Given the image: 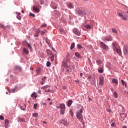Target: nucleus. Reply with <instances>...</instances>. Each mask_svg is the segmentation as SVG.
Listing matches in <instances>:
<instances>
[{"label":"nucleus","instance_id":"nucleus-1","mask_svg":"<svg viewBox=\"0 0 128 128\" xmlns=\"http://www.w3.org/2000/svg\"><path fill=\"white\" fill-rule=\"evenodd\" d=\"M82 112H84V107L82 106L81 109L76 112V116L80 122H84Z\"/></svg>","mask_w":128,"mask_h":128},{"label":"nucleus","instance_id":"nucleus-2","mask_svg":"<svg viewBox=\"0 0 128 128\" xmlns=\"http://www.w3.org/2000/svg\"><path fill=\"white\" fill-rule=\"evenodd\" d=\"M62 66H64V68H66V70H67L68 72H72V66H68L66 62V61H64L62 62Z\"/></svg>","mask_w":128,"mask_h":128},{"label":"nucleus","instance_id":"nucleus-3","mask_svg":"<svg viewBox=\"0 0 128 128\" xmlns=\"http://www.w3.org/2000/svg\"><path fill=\"white\" fill-rule=\"evenodd\" d=\"M50 86H49V85H46V86H43L41 88L42 90H44V92H52V90H50Z\"/></svg>","mask_w":128,"mask_h":128},{"label":"nucleus","instance_id":"nucleus-4","mask_svg":"<svg viewBox=\"0 0 128 128\" xmlns=\"http://www.w3.org/2000/svg\"><path fill=\"white\" fill-rule=\"evenodd\" d=\"M100 46L104 50H108V46L106 44L102 42H100Z\"/></svg>","mask_w":128,"mask_h":128},{"label":"nucleus","instance_id":"nucleus-5","mask_svg":"<svg viewBox=\"0 0 128 128\" xmlns=\"http://www.w3.org/2000/svg\"><path fill=\"white\" fill-rule=\"evenodd\" d=\"M104 78L102 76H100L99 77V83L98 86H104Z\"/></svg>","mask_w":128,"mask_h":128},{"label":"nucleus","instance_id":"nucleus-6","mask_svg":"<svg viewBox=\"0 0 128 128\" xmlns=\"http://www.w3.org/2000/svg\"><path fill=\"white\" fill-rule=\"evenodd\" d=\"M60 114L62 115L64 114V110L66 109V105L64 104H62L60 105Z\"/></svg>","mask_w":128,"mask_h":128},{"label":"nucleus","instance_id":"nucleus-7","mask_svg":"<svg viewBox=\"0 0 128 128\" xmlns=\"http://www.w3.org/2000/svg\"><path fill=\"white\" fill-rule=\"evenodd\" d=\"M120 120L122 122L124 120V118H126V114H124V113H122V114H120Z\"/></svg>","mask_w":128,"mask_h":128},{"label":"nucleus","instance_id":"nucleus-8","mask_svg":"<svg viewBox=\"0 0 128 128\" xmlns=\"http://www.w3.org/2000/svg\"><path fill=\"white\" fill-rule=\"evenodd\" d=\"M73 32L76 36H80V32L78 28H74L73 30Z\"/></svg>","mask_w":128,"mask_h":128},{"label":"nucleus","instance_id":"nucleus-9","mask_svg":"<svg viewBox=\"0 0 128 128\" xmlns=\"http://www.w3.org/2000/svg\"><path fill=\"white\" fill-rule=\"evenodd\" d=\"M114 52H116L118 54L119 56H122V50H120V49L115 48L114 49Z\"/></svg>","mask_w":128,"mask_h":128},{"label":"nucleus","instance_id":"nucleus-10","mask_svg":"<svg viewBox=\"0 0 128 128\" xmlns=\"http://www.w3.org/2000/svg\"><path fill=\"white\" fill-rule=\"evenodd\" d=\"M33 10L36 12L38 13L40 12V8L36 7V6H34L33 7Z\"/></svg>","mask_w":128,"mask_h":128},{"label":"nucleus","instance_id":"nucleus-11","mask_svg":"<svg viewBox=\"0 0 128 128\" xmlns=\"http://www.w3.org/2000/svg\"><path fill=\"white\" fill-rule=\"evenodd\" d=\"M118 16H121V18H122L124 20H128V18L126 17V16H124V15H122V13H119Z\"/></svg>","mask_w":128,"mask_h":128},{"label":"nucleus","instance_id":"nucleus-12","mask_svg":"<svg viewBox=\"0 0 128 128\" xmlns=\"http://www.w3.org/2000/svg\"><path fill=\"white\" fill-rule=\"evenodd\" d=\"M112 82L113 84H116V86H118V80L116 79V78H112Z\"/></svg>","mask_w":128,"mask_h":128},{"label":"nucleus","instance_id":"nucleus-13","mask_svg":"<svg viewBox=\"0 0 128 128\" xmlns=\"http://www.w3.org/2000/svg\"><path fill=\"white\" fill-rule=\"evenodd\" d=\"M124 54H128V48L126 46L124 48Z\"/></svg>","mask_w":128,"mask_h":128},{"label":"nucleus","instance_id":"nucleus-14","mask_svg":"<svg viewBox=\"0 0 128 128\" xmlns=\"http://www.w3.org/2000/svg\"><path fill=\"white\" fill-rule=\"evenodd\" d=\"M10 124V121L8 120H5V128H8V124Z\"/></svg>","mask_w":128,"mask_h":128},{"label":"nucleus","instance_id":"nucleus-15","mask_svg":"<svg viewBox=\"0 0 128 128\" xmlns=\"http://www.w3.org/2000/svg\"><path fill=\"white\" fill-rule=\"evenodd\" d=\"M14 70H18V72H20L22 70V68L18 66H16L14 67Z\"/></svg>","mask_w":128,"mask_h":128},{"label":"nucleus","instance_id":"nucleus-16","mask_svg":"<svg viewBox=\"0 0 128 128\" xmlns=\"http://www.w3.org/2000/svg\"><path fill=\"white\" fill-rule=\"evenodd\" d=\"M26 108V104H24L22 106H20V110H25Z\"/></svg>","mask_w":128,"mask_h":128},{"label":"nucleus","instance_id":"nucleus-17","mask_svg":"<svg viewBox=\"0 0 128 128\" xmlns=\"http://www.w3.org/2000/svg\"><path fill=\"white\" fill-rule=\"evenodd\" d=\"M72 100H69L68 102V106L70 108V106H72Z\"/></svg>","mask_w":128,"mask_h":128},{"label":"nucleus","instance_id":"nucleus-18","mask_svg":"<svg viewBox=\"0 0 128 128\" xmlns=\"http://www.w3.org/2000/svg\"><path fill=\"white\" fill-rule=\"evenodd\" d=\"M16 14H17V16H16V18L18 20H20L22 18H20V12H17L16 13Z\"/></svg>","mask_w":128,"mask_h":128},{"label":"nucleus","instance_id":"nucleus-19","mask_svg":"<svg viewBox=\"0 0 128 128\" xmlns=\"http://www.w3.org/2000/svg\"><path fill=\"white\" fill-rule=\"evenodd\" d=\"M23 51H24V54H28V49H26V48H24Z\"/></svg>","mask_w":128,"mask_h":128},{"label":"nucleus","instance_id":"nucleus-20","mask_svg":"<svg viewBox=\"0 0 128 128\" xmlns=\"http://www.w3.org/2000/svg\"><path fill=\"white\" fill-rule=\"evenodd\" d=\"M84 26L86 28H87V30H90L92 28V26L90 24L85 25Z\"/></svg>","mask_w":128,"mask_h":128},{"label":"nucleus","instance_id":"nucleus-21","mask_svg":"<svg viewBox=\"0 0 128 128\" xmlns=\"http://www.w3.org/2000/svg\"><path fill=\"white\" fill-rule=\"evenodd\" d=\"M112 48H113V50L116 48V42H112Z\"/></svg>","mask_w":128,"mask_h":128},{"label":"nucleus","instance_id":"nucleus-22","mask_svg":"<svg viewBox=\"0 0 128 128\" xmlns=\"http://www.w3.org/2000/svg\"><path fill=\"white\" fill-rule=\"evenodd\" d=\"M49 60H51L52 62H54V55H52L50 57L48 58Z\"/></svg>","mask_w":128,"mask_h":128},{"label":"nucleus","instance_id":"nucleus-23","mask_svg":"<svg viewBox=\"0 0 128 128\" xmlns=\"http://www.w3.org/2000/svg\"><path fill=\"white\" fill-rule=\"evenodd\" d=\"M68 6L69 8H74V6H72V4H68Z\"/></svg>","mask_w":128,"mask_h":128},{"label":"nucleus","instance_id":"nucleus-24","mask_svg":"<svg viewBox=\"0 0 128 128\" xmlns=\"http://www.w3.org/2000/svg\"><path fill=\"white\" fill-rule=\"evenodd\" d=\"M39 34H40V30L36 31V34L34 35V36L38 38V36Z\"/></svg>","mask_w":128,"mask_h":128},{"label":"nucleus","instance_id":"nucleus-25","mask_svg":"<svg viewBox=\"0 0 128 128\" xmlns=\"http://www.w3.org/2000/svg\"><path fill=\"white\" fill-rule=\"evenodd\" d=\"M18 92V90H16V88H15L14 89H12L10 90L11 92Z\"/></svg>","mask_w":128,"mask_h":128},{"label":"nucleus","instance_id":"nucleus-26","mask_svg":"<svg viewBox=\"0 0 128 128\" xmlns=\"http://www.w3.org/2000/svg\"><path fill=\"white\" fill-rule=\"evenodd\" d=\"M32 98H36V93H33L31 95Z\"/></svg>","mask_w":128,"mask_h":128},{"label":"nucleus","instance_id":"nucleus-27","mask_svg":"<svg viewBox=\"0 0 128 128\" xmlns=\"http://www.w3.org/2000/svg\"><path fill=\"white\" fill-rule=\"evenodd\" d=\"M75 56L77 58H80V54H78V52H76L75 53Z\"/></svg>","mask_w":128,"mask_h":128},{"label":"nucleus","instance_id":"nucleus-28","mask_svg":"<svg viewBox=\"0 0 128 128\" xmlns=\"http://www.w3.org/2000/svg\"><path fill=\"white\" fill-rule=\"evenodd\" d=\"M98 72H100V74H102V72H104V69L102 68H101L98 70Z\"/></svg>","mask_w":128,"mask_h":128},{"label":"nucleus","instance_id":"nucleus-29","mask_svg":"<svg viewBox=\"0 0 128 128\" xmlns=\"http://www.w3.org/2000/svg\"><path fill=\"white\" fill-rule=\"evenodd\" d=\"M112 32H113L114 34H118V30H116L114 28H112Z\"/></svg>","mask_w":128,"mask_h":128},{"label":"nucleus","instance_id":"nucleus-30","mask_svg":"<svg viewBox=\"0 0 128 128\" xmlns=\"http://www.w3.org/2000/svg\"><path fill=\"white\" fill-rule=\"evenodd\" d=\"M78 13L79 14H80V16H82V14H84V11L82 10H79Z\"/></svg>","mask_w":128,"mask_h":128},{"label":"nucleus","instance_id":"nucleus-31","mask_svg":"<svg viewBox=\"0 0 128 128\" xmlns=\"http://www.w3.org/2000/svg\"><path fill=\"white\" fill-rule=\"evenodd\" d=\"M63 124L64 126H68V122L66 120L64 121Z\"/></svg>","mask_w":128,"mask_h":128},{"label":"nucleus","instance_id":"nucleus-32","mask_svg":"<svg viewBox=\"0 0 128 128\" xmlns=\"http://www.w3.org/2000/svg\"><path fill=\"white\" fill-rule=\"evenodd\" d=\"M114 98H118V93L116 92H114Z\"/></svg>","mask_w":128,"mask_h":128},{"label":"nucleus","instance_id":"nucleus-33","mask_svg":"<svg viewBox=\"0 0 128 128\" xmlns=\"http://www.w3.org/2000/svg\"><path fill=\"white\" fill-rule=\"evenodd\" d=\"M38 116V113H34L32 114V116H34V118H36V116Z\"/></svg>","mask_w":128,"mask_h":128},{"label":"nucleus","instance_id":"nucleus-34","mask_svg":"<svg viewBox=\"0 0 128 128\" xmlns=\"http://www.w3.org/2000/svg\"><path fill=\"white\" fill-rule=\"evenodd\" d=\"M78 48L79 49V50H82V45L80 44H78Z\"/></svg>","mask_w":128,"mask_h":128},{"label":"nucleus","instance_id":"nucleus-35","mask_svg":"<svg viewBox=\"0 0 128 128\" xmlns=\"http://www.w3.org/2000/svg\"><path fill=\"white\" fill-rule=\"evenodd\" d=\"M70 114L71 116H74V112H72V110H70Z\"/></svg>","mask_w":128,"mask_h":128},{"label":"nucleus","instance_id":"nucleus-36","mask_svg":"<svg viewBox=\"0 0 128 128\" xmlns=\"http://www.w3.org/2000/svg\"><path fill=\"white\" fill-rule=\"evenodd\" d=\"M74 48V42L71 45L70 50H73Z\"/></svg>","mask_w":128,"mask_h":128},{"label":"nucleus","instance_id":"nucleus-37","mask_svg":"<svg viewBox=\"0 0 128 128\" xmlns=\"http://www.w3.org/2000/svg\"><path fill=\"white\" fill-rule=\"evenodd\" d=\"M121 82H122V86H126V82H124V80H122Z\"/></svg>","mask_w":128,"mask_h":128},{"label":"nucleus","instance_id":"nucleus-38","mask_svg":"<svg viewBox=\"0 0 128 128\" xmlns=\"http://www.w3.org/2000/svg\"><path fill=\"white\" fill-rule=\"evenodd\" d=\"M18 122H24V118H18Z\"/></svg>","mask_w":128,"mask_h":128},{"label":"nucleus","instance_id":"nucleus-39","mask_svg":"<svg viewBox=\"0 0 128 128\" xmlns=\"http://www.w3.org/2000/svg\"><path fill=\"white\" fill-rule=\"evenodd\" d=\"M111 40H112V37L107 38V42H111Z\"/></svg>","mask_w":128,"mask_h":128},{"label":"nucleus","instance_id":"nucleus-40","mask_svg":"<svg viewBox=\"0 0 128 128\" xmlns=\"http://www.w3.org/2000/svg\"><path fill=\"white\" fill-rule=\"evenodd\" d=\"M0 28H6L4 24H0Z\"/></svg>","mask_w":128,"mask_h":128},{"label":"nucleus","instance_id":"nucleus-41","mask_svg":"<svg viewBox=\"0 0 128 128\" xmlns=\"http://www.w3.org/2000/svg\"><path fill=\"white\" fill-rule=\"evenodd\" d=\"M102 40H103V42H108V38H103Z\"/></svg>","mask_w":128,"mask_h":128},{"label":"nucleus","instance_id":"nucleus-42","mask_svg":"<svg viewBox=\"0 0 128 128\" xmlns=\"http://www.w3.org/2000/svg\"><path fill=\"white\" fill-rule=\"evenodd\" d=\"M29 16H32L33 18H34V16H36V15L32 13H30L29 14Z\"/></svg>","mask_w":128,"mask_h":128},{"label":"nucleus","instance_id":"nucleus-43","mask_svg":"<svg viewBox=\"0 0 128 128\" xmlns=\"http://www.w3.org/2000/svg\"><path fill=\"white\" fill-rule=\"evenodd\" d=\"M97 63H98V66H100V64H102V61L98 60Z\"/></svg>","mask_w":128,"mask_h":128},{"label":"nucleus","instance_id":"nucleus-44","mask_svg":"<svg viewBox=\"0 0 128 128\" xmlns=\"http://www.w3.org/2000/svg\"><path fill=\"white\" fill-rule=\"evenodd\" d=\"M116 126V122H114L113 123H112L111 124V126H112V127Z\"/></svg>","mask_w":128,"mask_h":128},{"label":"nucleus","instance_id":"nucleus-45","mask_svg":"<svg viewBox=\"0 0 128 128\" xmlns=\"http://www.w3.org/2000/svg\"><path fill=\"white\" fill-rule=\"evenodd\" d=\"M27 46L30 48V50H32V46H30V44H27Z\"/></svg>","mask_w":128,"mask_h":128},{"label":"nucleus","instance_id":"nucleus-46","mask_svg":"<svg viewBox=\"0 0 128 128\" xmlns=\"http://www.w3.org/2000/svg\"><path fill=\"white\" fill-rule=\"evenodd\" d=\"M50 66V62H46V66Z\"/></svg>","mask_w":128,"mask_h":128},{"label":"nucleus","instance_id":"nucleus-47","mask_svg":"<svg viewBox=\"0 0 128 128\" xmlns=\"http://www.w3.org/2000/svg\"><path fill=\"white\" fill-rule=\"evenodd\" d=\"M36 106H38V104H34V108H35V110H36Z\"/></svg>","mask_w":128,"mask_h":128},{"label":"nucleus","instance_id":"nucleus-48","mask_svg":"<svg viewBox=\"0 0 128 128\" xmlns=\"http://www.w3.org/2000/svg\"><path fill=\"white\" fill-rule=\"evenodd\" d=\"M0 120H4V118L2 116H0Z\"/></svg>","mask_w":128,"mask_h":128},{"label":"nucleus","instance_id":"nucleus-49","mask_svg":"<svg viewBox=\"0 0 128 128\" xmlns=\"http://www.w3.org/2000/svg\"><path fill=\"white\" fill-rule=\"evenodd\" d=\"M40 4H44V0H40Z\"/></svg>","mask_w":128,"mask_h":128},{"label":"nucleus","instance_id":"nucleus-50","mask_svg":"<svg viewBox=\"0 0 128 128\" xmlns=\"http://www.w3.org/2000/svg\"><path fill=\"white\" fill-rule=\"evenodd\" d=\"M46 76H44L42 78V82H46Z\"/></svg>","mask_w":128,"mask_h":128},{"label":"nucleus","instance_id":"nucleus-51","mask_svg":"<svg viewBox=\"0 0 128 128\" xmlns=\"http://www.w3.org/2000/svg\"><path fill=\"white\" fill-rule=\"evenodd\" d=\"M124 15H125L126 16H128V12H126L124 14Z\"/></svg>","mask_w":128,"mask_h":128},{"label":"nucleus","instance_id":"nucleus-52","mask_svg":"<svg viewBox=\"0 0 128 128\" xmlns=\"http://www.w3.org/2000/svg\"><path fill=\"white\" fill-rule=\"evenodd\" d=\"M41 26H42V28H44L46 26V24H42Z\"/></svg>","mask_w":128,"mask_h":128},{"label":"nucleus","instance_id":"nucleus-53","mask_svg":"<svg viewBox=\"0 0 128 128\" xmlns=\"http://www.w3.org/2000/svg\"><path fill=\"white\" fill-rule=\"evenodd\" d=\"M41 34H42V36H44V31H41Z\"/></svg>","mask_w":128,"mask_h":128},{"label":"nucleus","instance_id":"nucleus-54","mask_svg":"<svg viewBox=\"0 0 128 128\" xmlns=\"http://www.w3.org/2000/svg\"><path fill=\"white\" fill-rule=\"evenodd\" d=\"M60 32H64V30L62 29H60Z\"/></svg>","mask_w":128,"mask_h":128},{"label":"nucleus","instance_id":"nucleus-55","mask_svg":"<svg viewBox=\"0 0 128 128\" xmlns=\"http://www.w3.org/2000/svg\"><path fill=\"white\" fill-rule=\"evenodd\" d=\"M46 52H47L48 54V52H49V53L52 52V51H50V50H47Z\"/></svg>","mask_w":128,"mask_h":128},{"label":"nucleus","instance_id":"nucleus-56","mask_svg":"<svg viewBox=\"0 0 128 128\" xmlns=\"http://www.w3.org/2000/svg\"><path fill=\"white\" fill-rule=\"evenodd\" d=\"M91 76H88V80H90V78H91Z\"/></svg>","mask_w":128,"mask_h":128},{"label":"nucleus","instance_id":"nucleus-57","mask_svg":"<svg viewBox=\"0 0 128 128\" xmlns=\"http://www.w3.org/2000/svg\"><path fill=\"white\" fill-rule=\"evenodd\" d=\"M62 88H63V90H66V86H64L62 87Z\"/></svg>","mask_w":128,"mask_h":128},{"label":"nucleus","instance_id":"nucleus-58","mask_svg":"<svg viewBox=\"0 0 128 128\" xmlns=\"http://www.w3.org/2000/svg\"><path fill=\"white\" fill-rule=\"evenodd\" d=\"M38 94H42V91H40V90H39L38 91Z\"/></svg>","mask_w":128,"mask_h":128},{"label":"nucleus","instance_id":"nucleus-59","mask_svg":"<svg viewBox=\"0 0 128 128\" xmlns=\"http://www.w3.org/2000/svg\"><path fill=\"white\" fill-rule=\"evenodd\" d=\"M44 84V82L42 81V82L41 83V84L42 85V84Z\"/></svg>","mask_w":128,"mask_h":128},{"label":"nucleus","instance_id":"nucleus-60","mask_svg":"<svg viewBox=\"0 0 128 128\" xmlns=\"http://www.w3.org/2000/svg\"><path fill=\"white\" fill-rule=\"evenodd\" d=\"M47 100H48V102H49V100H50V98H48L47 99Z\"/></svg>","mask_w":128,"mask_h":128},{"label":"nucleus","instance_id":"nucleus-61","mask_svg":"<svg viewBox=\"0 0 128 128\" xmlns=\"http://www.w3.org/2000/svg\"><path fill=\"white\" fill-rule=\"evenodd\" d=\"M49 104L52 106V102H50L49 103Z\"/></svg>","mask_w":128,"mask_h":128},{"label":"nucleus","instance_id":"nucleus-62","mask_svg":"<svg viewBox=\"0 0 128 128\" xmlns=\"http://www.w3.org/2000/svg\"><path fill=\"white\" fill-rule=\"evenodd\" d=\"M80 76H82V73L80 74Z\"/></svg>","mask_w":128,"mask_h":128},{"label":"nucleus","instance_id":"nucleus-63","mask_svg":"<svg viewBox=\"0 0 128 128\" xmlns=\"http://www.w3.org/2000/svg\"><path fill=\"white\" fill-rule=\"evenodd\" d=\"M43 104H44V106H46V103H44Z\"/></svg>","mask_w":128,"mask_h":128},{"label":"nucleus","instance_id":"nucleus-64","mask_svg":"<svg viewBox=\"0 0 128 128\" xmlns=\"http://www.w3.org/2000/svg\"><path fill=\"white\" fill-rule=\"evenodd\" d=\"M123 128H126V126H124Z\"/></svg>","mask_w":128,"mask_h":128}]
</instances>
